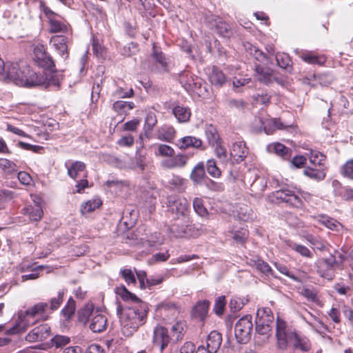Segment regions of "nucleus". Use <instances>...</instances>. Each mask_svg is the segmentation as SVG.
Returning <instances> with one entry per match:
<instances>
[{
	"label": "nucleus",
	"mask_w": 353,
	"mask_h": 353,
	"mask_svg": "<svg viewBox=\"0 0 353 353\" xmlns=\"http://www.w3.org/2000/svg\"><path fill=\"white\" fill-rule=\"evenodd\" d=\"M116 292L123 301H129L134 305H119L117 307L121 332L124 336H130L145 323L148 312L147 305L135 294L129 292L124 286L117 288Z\"/></svg>",
	"instance_id": "obj_1"
},
{
	"label": "nucleus",
	"mask_w": 353,
	"mask_h": 353,
	"mask_svg": "<svg viewBox=\"0 0 353 353\" xmlns=\"http://www.w3.org/2000/svg\"><path fill=\"white\" fill-rule=\"evenodd\" d=\"M23 87L28 88H54L55 90H58L60 88L59 76L55 72L41 73L28 67L23 71Z\"/></svg>",
	"instance_id": "obj_2"
},
{
	"label": "nucleus",
	"mask_w": 353,
	"mask_h": 353,
	"mask_svg": "<svg viewBox=\"0 0 353 353\" xmlns=\"http://www.w3.org/2000/svg\"><path fill=\"white\" fill-rule=\"evenodd\" d=\"M23 123V137H27L37 142L46 141L50 138V132L58 129L59 123L50 119L43 124L36 120H25Z\"/></svg>",
	"instance_id": "obj_3"
},
{
	"label": "nucleus",
	"mask_w": 353,
	"mask_h": 353,
	"mask_svg": "<svg viewBox=\"0 0 353 353\" xmlns=\"http://www.w3.org/2000/svg\"><path fill=\"white\" fill-rule=\"evenodd\" d=\"M167 208L170 216L174 221L189 222L188 202L185 198L170 196L167 199Z\"/></svg>",
	"instance_id": "obj_4"
},
{
	"label": "nucleus",
	"mask_w": 353,
	"mask_h": 353,
	"mask_svg": "<svg viewBox=\"0 0 353 353\" xmlns=\"http://www.w3.org/2000/svg\"><path fill=\"white\" fill-rule=\"evenodd\" d=\"M274 196L277 200H280L289 206L295 208H301L303 206L302 199L309 201L311 199V194L304 191H298L289 188H283L274 192Z\"/></svg>",
	"instance_id": "obj_5"
},
{
	"label": "nucleus",
	"mask_w": 353,
	"mask_h": 353,
	"mask_svg": "<svg viewBox=\"0 0 353 353\" xmlns=\"http://www.w3.org/2000/svg\"><path fill=\"white\" fill-rule=\"evenodd\" d=\"M295 330L279 317L276 319V347L281 350L288 348L290 344H292L296 338Z\"/></svg>",
	"instance_id": "obj_6"
},
{
	"label": "nucleus",
	"mask_w": 353,
	"mask_h": 353,
	"mask_svg": "<svg viewBox=\"0 0 353 353\" xmlns=\"http://www.w3.org/2000/svg\"><path fill=\"white\" fill-rule=\"evenodd\" d=\"M243 182L245 188L249 189L254 194L262 193L267 186L266 179L260 176L256 168L249 169L244 173Z\"/></svg>",
	"instance_id": "obj_7"
},
{
	"label": "nucleus",
	"mask_w": 353,
	"mask_h": 353,
	"mask_svg": "<svg viewBox=\"0 0 353 353\" xmlns=\"http://www.w3.org/2000/svg\"><path fill=\"white\" fill-rule=\"evenodd\" d=\"M48 304L39 302L27 309L23 313V330L26 327L34 325L39 320L46 321L48 319L47 311Z\"/></svg>",
	"instance_id": "obj_8"
},
{
	"label": "nucleus",
	"mask_w": 353,
	"mask_h": 353,
	"mask_svg": "<svg viewBox=\"0 0 353 353\" xmlns=\"http://www.w3.org/2000/svg\"><path fill=\"white\" fill-rule=\"evenodd\" d=\"M41 8L48 20L49 32L50 33H67L69 32L70 26L65 21L59 20L58 14L43 3L41 4Z\"/></svg>",
	"instance_id": "obj_9"
},
{
	"label": "nucleus",
	"mask_w": 353,
	"mask_h": 353,
	"mask_svg": "<svg viewBox=\"0 0 353 353\" xmlns=\"http://www.w3.org/2000/svg\"><path fill=\"white\" fill-rule=\"evenodd\" d=\"M33 53V60L35 64L44 70L57 72L54 70V61L50 54L47 52L44 46L37 45L34 46Z\"/></svg>",
	"instance_id": "obj_10"
},
{
	"label": "nucleus",
	"mask_w": 353,
	"mask_h": 353,
	"mask_svg": "<svg viewBox=\"0 0 353 353\" xmlns=\"http://www.w3.org/2000/svg\"><path fill=\"white\" fill-rule=\"evenodd\" d=\"M253 324L252 316L245 315L241 318L236 323L234 334L237 341L241 343H247L251 338Z\"/></svg>",
	"instance_id": "obj_11"
},
{
	"label": "nucleus",
	"mask_w": 353,
	"mask_h": 353,
	"mask_svg": "<svg viewBox=\"0 0 353 353\" xmlns=\"http://www.w3.org/2000/svg\"><path fill=\"white\" fill-rule=\"evenodd\" d=\"M190 223V221L187 223L174 221V223L170 227V232L175 237H190L199 235V230L191 225Z\"/></svg>",
	"instance_id": "obj_12"
},
{
	"label": "nucleus",
	"mask_w": 353,
	"mask_h": 353,
	"mask_svg": "<svg viewBox=\"0 0 353 353\" xmlns=\"http://www.w3.org/2000/svg\"><path fill=\"white\" fill-rule=\"evenodd\" d=\"M5 80L18 86L22 85V70L20 61H9L5 63Z\"/></svg>",
	"instance_id": "obj_13"
},
{
	"label": "nucleus",
	"mask_w": 353,
	"mask_h": 353,
	"mask_svg": "<svg viewBox=\"0 0 353 353\" xmlns=\"http://www.w3.org/2000/svg\"><path fill=\"white\" fill-rule=\"evenodd\" d=\"M336 268L344 270L346 268L345 263L349 266L348 274L350 278H353V250L348 254L343 250L335 251L334 254L330 255Z\"/></svg>",
	"instance_id": "obj_14"
},
{
	"label": "nucleus",
	"mask_w": 353,
	"mask_h": 353,
	"mask_svg": "<svg viewBox=\"0 0 353 353\" xmlns=\"http://www.w3.org/2000/svg\"><path fill=\"white\" fill-rule=\"evenodd\" d=\"M171 337L168 330L163 326H157L153 331L152 341L154 345L159 347L162 352L170 343Z\"/></svg>",
	"instance_id": "obj_15"
},
{
	"label": "nucleus",
	"mask_w": 353,
	"mask_h": 353,
	"mask_svg": "<svg viewBox=\"0 0 353 353\" xmlns=\"http://www.w3.org/2000/svg\"><path fill=\"white\" fill-rule=\"evenodd\" d=\"M331 256L327 259H320L316 263L318 274L325 279H332L334 276V271L336 267L332 263Z\"/></svg>",
	"instance_id": "obj_16"
},
{
	"label": "nucleus",
	"mask_w": 353,
	"mask_h": 353,
	"mask_svg": "<svg viewBox=\"0 0 353 353\" xmlns=\"http://www.w3.org/2000/svg\"><path fill=\"white\" fill-rule=\"evenodd\" d=\"M51 332L50 327L45 323L32 329L26 336V340L28 342H36L48 339Z\"/></svg>",
	"instance_id": "obj_17"
},
{
	"label": "nucleus",
	"mask_w": 353,
	"mask_h": 353,
	"mask_svg": "<svg viewBox=\"0 0 353 353\" xmlns=\"http://www.w3.org/2000/svg\"><path fill=\"white\" fill-rule=\"evenodd\" d=\"M179 82L188 92H196L201 84V79L189 72H183L179 76Z\"/></svg>",
	"instance_id": "obj_18"
},
{
	"label": "nucleus",
	"mask_w": 353,
	"mask_h": 353,
	"mask_svg": "<svg viewBox=\"0 0 353 353\" xmlns=\"http://www.w3.org/2000/svg\"><path fill=\"white\" fill-rule=\"evenodd\" d=\"M256 121H259L261 125L255 126L254 130L257 132L263 130L267 134H272L276 129L283 128V125L276 119H266L263 120L261 117H256Z\"/></svg>",
	"instance_id": "obj_19"
},
{
	"label": "nucleus",
	"mask_w": 353,
	"mask_h": 353,
	"mask_svg": "<svg viewBox=\"0 0 353 353\" xmlns=\"http://www.w3.org/2000/svg\"><path fill=\"white\" fill-rule=\"evenodd\" d=\"M68 42V38L63 35L53 36L50 40V43L63 60H65L69 55Z\"/></svg>",
	"instance_id": "obj_20"
},
{
	"label": "nucleus",
	"mask_w": 353,
	"mask_h": 353,
	"mask_svg": "<svg viewBox=\"0 0 353 353\" xmlns=\"http://www.w3.org/2000/svg\"><path fill=\"white\" fill-rule=\"evenodd\" d=\"M30 197L34 205L28 208L23 214H27L31 221H37L43 216V210L41 205L42 199L36 194H30Z\"/></svg>",
	"instance_id": "obj_21"
},
{
	"label": "nucleus",
	"mask_w": 353,
	"mask_h": 353,
	"mask_svg": "<svg viewBox=\"0 0 353 353\" xmlns=\"http://www.w3.org/2000/svg\"><path fill=\"white\" fill-rule=\"evenodd\" d=\"M303 320L307 323L314 330L318 333L324 332L327 330V326L316 315L306 311L305 314H301Z\"/></svg>",
	"instance_id": "obj_22"
},
{
	"label": "nucleus",
	"mask_w": 353,
	"mask_h": 353,
	"mask_svg": "<svg viewBox=\"0 0 353 353\" xmlns=\"http://www.w3.org/2000/svg\"><path fill=\"white\" fill-rule=\"evenodd\" d=\"M107 327L106 316L96 310L94 316L90 319V328L93 332H101Z\"/></svg>",
	"instance_id": "obj_23"
},
{
	"label": "nucleus",
	"mask_w": 353,
	"mask_h": 353,
	"mask_svg": "<svg viewBox=\"0 0 353 353\" xmlns=\"http://www.w3.org/2000/svg\"><path fill=\"white\" fill-rule=\"evenodd\" d=\"M295 52L305 62L310 64L323 65L325 62L324 56L317 55L313 52L296 50Z\"/></svg>",
	"instance_id": "obj_24"
},
{
	"label": "nucleus",
	"mask_w": 353,
	"mask_h": 353,
	"mask_svg": "<svg viewBox=\"0 0 353 353\" xmlns=\"http://www.w3.org/2000/svg\"><path fill=\"white\" fill-rule=\"evenodd\" d=\"M210 303L208 300L199 301L192 310V316L200 321H203L207 316Z\"/></svg>",
	"instance_id": "obj_25"
},
{
	"label": "nucleus",
	"mask_w": 353,
	"mask_h": 353,
	"mask_svg": "<svg viewBox=\"0 0 353 353\" xmlns=\"http://www.w3.org/2000/svg\"><path fill=\"white\" fill-rule=\"evenodd\" d=\"M222 343L221 334L216 331H212L206 341L208 353H215L220 348Z\"/></svg>",
	"instance_id": "obj_26"
},
{
	"label": "nucleus",
	"mask_w": 353,
	"mask_h": 353,
	"mask_svg": "<svg viewBox=\"0 0 353 353\" xmlns=\"http://www.w3.org/2000/svg\"><path fill=\"white\" fill-rule=\"evenodd\" d=\"M170 157L162 161L163 167L169 169L182 168L186 164L188 160L187 156L181 154Z\"/></svg>",
	"instance_id": "obj_27"
},
{
	"label": "nucleus",
	"mask_w": 353,
	"mask_h": 353,
	"mask_svg": "<svg viewBox=\"0 0 353 353\" xmlns=\"http://www.w3.org/2000/svg\"><path fill=\"white\" fill-rule=\"evenodd\" d=\"M248 154V149L243 141H236L233 143L230 150V154L236 161H243Z\"/></svg>",
	"instance_id": "obj_28"
},
{
	"label": "nucleus",
	"mask_w": 353,
	"mask_h": 353,
	"mask_svg": "<svg viewBox=\"0 0 353 353\" xmlns=\"http://www.w3.org/2000/svg\"><path fill=\"white\" fill-rule=\"evenodd\" d=\"M172 113L179 123L189 121L191 117V110L188 107L176 105L172 109Z\"/></svg>",
	"instance_id": "obj_29"
},
{
	"label": "nucleus",
	"mask_w": 353,
	"mask_h": 353,
	"mask_svg": "<svg viewBox=\"0 0 353 353\" xmlns=\"http://www.w3.org/2000/svg\"><path fill=\"white\" fill-rule=\"evenodd\" d=\"M267 150L270 152H274L284 159H288L290 157V150L280 143H273L267 146Z\"/></svg>",
	"instance_id": "obj_30"
},
{
	"label": "nucleus",
	"mask_w": 353,
	"mask_h": 353,
	"mask_svg": "<svg viewBox=\"0 0 353 353\" xmlns=\"http://www.w3.org/2000/svg\"><path fill=\"white\" fill-rule=\"evenodd\" d=\"M325 170L326 168H319L316 169L312 167H306L303 170V174L310 179L321 181L326 176Z\"/></svg>",
	"instance_id": "obj_31"
},
{
	"label": "nucleus",
	"mask_w": 353,
	"mask_h": 353,
	"mask_svg": "<svg viewBox=\"0 0 353 353\" xmlns=\"http://www.w3.org/2000/svg\"><path fill=\"white\" fill-rule=\"evenodd\" d=\"M214 22L212 23V28H214L215 31L223 37H229L231 33L230 26L225 22L223 21L220 18L214 19Z\"/></svg>",
	"instance_id": "obj_32"
},
{
	"label": "nucleus",
	"mask_w": 353,
	"mask_h": 353,
	"mask_svg": "<svg viewBox=\"0 0 353 353\" xmlns=\"http://www.w3.org/2000/svg\"><path fill=\"white\" fill-rule=\"evenodd\" d=\"M209 80L212 85L221 87L225 83L226 77L221 70L213 67L211 73L209 74Z\"/></svg>",
	"instance_id": "obj_33"
},
{
	"label": "nucleus",
	"mask_w": 353,
	"mask_h": 353,
	"mask_svg": "<svg viewBox=\"0 0 353 353\" xmlns=\"http://www.w3.org/2000/svg\"><path fill=\"white\" fill-rule=\"evenodd\" d=\"M311 164L314 166L318 165L319 168H325V162L326 157L321 152L316 150H310L309 153L306 154Z\"/></svg>",
	"instance_id": "obj_34"
},
{
	"label": "nucleus",
	"mask_w": 353,
	"mask_h": 353,
	"mask_svg": "<svg viewBox=\"0 0 353 353\" xmlns=\"http://www.w3.org/2000/svg\"><path fill=\"white\" fill-rule=\"evenodd\" d=\"M252 265L261 274L267 276H272L276 277V276L274 274V272L269 264L263 260L261 259H256L252 260Z\"/></svg>",
	"instance_id": "obj_35"
},
{
	"label": "nucleus",
	"mask_w": 353,
	"mask_h": 353,
	"mask_svg": "<svg viewBox=\"0 0 353 353\" xmlns=\"http://www.w3.org/2000/svg\"><path fill=\"white\" fill-rule=\"evenodd\" d=\"M175 134L174 129L171 126H163L157 131V138L161 141L171 142Z\"/></svg>",
	"instance_id": "obj_36"
},
{
	"label": "nucleus",
	"mask_w": 353,
	"mask_h": 353,
	"mask_svg": "<svg viewBox=\"0 0 353 353\" xmlns=\"http://www.w3.org/2000/svg\"><path fill=\"white\" fill-rule=\"evenodd\" d=\"M68 175L72 178L76 179L81 172H84L85 165L81 161H75L72 163L70 165H66Z\"/></svg>",
	"instance_id": "obj_37"
},
{
	"label": "nucleus",
	"mask_w": 353,
	"mask_h": 353,
	"mask_svg": "<svg viewBox=\"0 0 353 353\" xmlns=\"http://www.w3.org/2000/svg\"><path fill=\"white\" fill-rule=\"evenodd\" d=\"M272 323H264V321H256V332L259 335L264 336L263 341H268L271 336Z\"/></svg>",
	"instance_id": "obj_38"
},
{
	"label": "nucleus",
	"mask_w": 353,
	"mask_h": 353,
	"mask_svg": "<svg viewBox=\"0 0 353 353\" xmlns=\"http://www.w3.org/2000/svg\"><path fill=\"white\" fill-rule=\"evenodd\" d=\"M292 345L295 349H299L303 352L308 351L311 347V343L309 339L305 336L298 334L297 333Z\"/></svg>",
	"instance_id": "obj_39"
},
{
	"label": "nucleus",
	"mask_w": 353,
	"mask_h": 353,
	"mask_svg": "<svg viewBox=\"0 0 353 353\" xmlns=\"http://www.w3.org/2000/svg\"><path fill=\"white\" fill-rule=\"evenodd\" d=\"M259 320L264 323H273L274 316L271 309L265 307L258 309L256 321H259Z\"/></svg>",
	"instance_id": "obj_40"
},
{
	"label": "nucleus",
	"mask_w": 353,
	"mask_h": 353,
	"mask_svg": "<svg viewBox=\"0 0 353 353\" xmlns=\"http://www.w3.org/2000/svg\"><path fill=\"white\" fill-rule=\"evenodd\" d=\"M102 204V201L99 198H94L90 200H88L81 205V212L82 214H86L91 212L96 209L99 208Z\"/></svg>",
	"instance_id": "obj_41"
},
{
	"label": "nucleus",
	"mask_w": 353,
	"mask_h": 353,
	"mask_svg": "<svg viewBox=\"0 0 353 353\" xmlns=\"http://www.w3.org/2000/svg\"><path fill=\"white\" fill-rule=\"evenodd\" d=\"M96 310H94L92 304H87L83 308L79 311V321L86 323L94 316Z\"/></svg>",
	"instance_id": "obj_42"
},
{
	"label": "nucleus",
	"mask_w": 353,
	"mask_h": 353,
	"mask_svg": "<svg viewBox=\"0 0 353 353\" xmlns=\"http://www.w3.org/2000/svg\"><path fill=\"white\" fill-rule=\"evenodd\" d=\"M205 137L211 145H215L219 142L220 138L216 128L212 125H208L205 128Z\"/></svg>",
	"instance_id": "obj_43"
},
{
	"label": "nucleus",
	"mask_w": 353,
	"mask_h": 353,
	"mask_svg": "<svg viewBox=\"0 0 353 353\" xmlns=\"http://www.w3.org/2000/svg\"><path fill=\"white\" fill-rule=\"evenodd\" d=\"M180 148H188L190 147H193L195 148H199L202 145V141L199 139H197L194 137L188 136L183 137L180 139Z\"/></svg>",
	"instance_id": "obj_44"
},
{
	"label": "nucleus",
	"mask_w": 353,
	"mask_h": 353,
	"mask_svg": "<svg viewBox=\"0 0 353 353\" xmlns=\"http://www.w3.org/2000/svg\"><path fill=\"white\" fill-rule=\"evenodd\" d=\"M256 71L258 74V80L261 83L268 85L272 83L273 80H276V79L273 77V74L272 72L264 70L260 67H256Z\"/></svg>",
	"instance_id": "obj_45"
},
{
	"label": "nucleus",
	"mask_w": 353,
	"mask_h": 353,
	"mask_svg": "<svg viewBox=\"0 0 353 353\" xmlns=\"http://www.w3.org/2000/svg\"><path fill=\"white\" fill-rule=\"evenodd\" d=\"M185 328V324L183 321L176 322L171 327V332L174 340L178 341L182 339Z\"/></svg>",
	"instance_id": "obj_46"
},
{
	"label": "nucleus",
	"mask_w": 353,
	"mask_h": 353,
	"mask_svg": "<svg viewBox=\"0 0 353 353\" xmlns=\"http://www.w3.org/2000/svg\"><path fill=\"white\" fill-rule=\"evenodd\" d=\"M153 59L159 65L163 70H167V59L161 51H159L155 46H153V52L152 54Z\"/></svg>",
	"instance_id": "obj_47"
},
{
	"label": "nucleus",
	"mask_w": 353,
	"mask_h": 353,
	"mask_svg": "<svg viewBox=\"0 0 353 353\" xmlns=\"http://www.w3.org/2000/svg\"><path fill=\"white\" fill-rule=\"evenodd\" d=\"M204 176L205 170L203 163H199L194 167L191 173V179L196 183H200Z\"/></svg>",
	"instance_id": "obj_48"
},
{
	"label": "nucleus",
	"mask_w": 353,
	"mask_h": 353,
	"mask_svg": "<svg viewBox=\"0 0 353 353\" xmlns=\"http://www.w3.org/2000/svg\"><path fill=\"white\" fill-rule=\"evenodd\" d=\"M172 188L179 192H183L186 188V180L179 176L174 175L169 181Z\"/></svg>",
	"instance_id": "obj_49"
},
{
	"label": "nucleus",
	"mask_w": 353,
	"mask_h": 353,
	"mask_svg": "<svg viewBox=\"0 0 353 353\" xmlns=\"http://www.w3.org/2000/svg\"><path fill=\"white\" fill-rule=\"evenodd\" d=\"M65 294V290H59L57 295L52 297L50 300V305H48V310L50 311L57 310L61 305L63 300V295Z\"/></svg>",
	"instance_id": "obj_50"
},
{
	"label": "nucleus",
	"mask_w": 353,
	"mask_h": 353,
	"mask_svg": "<svg viewBox=\"0 0 353 353\" xmlns=\"http://www.w3.org/2000/svg\"><path fill=\"white\" fill-rule=\"evenodd\" d=\"M248 303V299L240 297H232L230 300L229 307L232 312L241 310Z\"/></svg>",
	"instance_id": "obj_51"
},
{
	"label": "nucleus",
	"mask_w": 353,
	"mask_h": 353,
	"mask_svg": "<svg viewBox=\"0 0 353 353\" xmlns=\"http://www.w3.org/2000/svg\"><path fill=\"white\" fill-rule=\"evenodd\" d=\"M51 342L56 348H61L70 343V338L67 336L57 334L52 338Z\"/></svg>",
	"instance_id": "obj_52"
},
{
	"label": "nucleus",
	"mask_w": 353,
	"mask_h": 353,
	"mask_svg": "<svg viewBox=\"0 0 353 353\" xmlns=\"http://www.w3.org/2000/svg\"><path fill=\"white\" fill-rule=\"evenodd\" d=\"M193 208L196 213L200 216L205 217L208 214V210L204 206L203 199L201 198L194 199Z\"/></svg>",
	"instance_id": "obj_53"
},
{
	"label": "nucleus",
	"mask_w": 353,
	"mask_h": 353,
	"mask_svg": "<svg viewBox=\"0 0 353 353\" xmlns=\"http://www.w3.org/2000/svg\"><path fill=\"white\" fill-rule=\"evenodd\" d=\"M157 119L156 114L153 112H148L145 117L143 127L145 132H148L151 131L157 124Z\"/></svg>",
	"instance_id": "obj_54"
},
{
	"label": "nucleus",
	"mask_w": 353,
	"mask_h": 353,
	"mask_svg": "<svg viewBox=\"0 0 353 353\" xmlns=\"http://www.w3.org/2000/svg\"><path fill=\"white\" fill-rule=\"evenodd\" d=\"M174 154V149L165 144H159L155 154L161 157H172Z\"/></svg>",
	"instance_id": "obj_55"
},
{
	"label": "nucleus",
	"mask_w": 353,
	"mask_h": 353,
	"mask_svg": "<svg viewBox=\"0 0 353 353\" xmlns=\"http://www.w3.org/2000/svg\"><path fill=\"white\" fill-rule=\"evenodd\" d=\"M226 301L225 296H221L216 299L213 310L218 316H221L225 310Z\"/></svg>",
	"instance_id": "obj_56"
},
{
	"label": "nucleus",
	"mask_w": 353,
	"mask_h": 353,
	"mask_svg": "<svg viewBox=\"0 0 353 353\" xmlns=\"http://www.w3.org/2000/svg\"><path fill=\"white\" fill-rule=\"evenodd\" d=\"M206 168L208 174L212 176L219 177L221 176V172L220 169L217 167L214 159H209L207 161Z\"/></svg>",
	"instance_id": "obj_57"
},
{
	"label": "nucleus",
	"mask_w": 353,
	"mask_h": 353,
	"mask_svg": "<svg viewBox=\"0 0 353 353\" xmlns=\"http://www.w3.org/2000/svg\"><path fill=\"white\" fill-rule=\"evenodd\" d=\"M290 248L300 254L301 256L304 257L311 258L312 257V253L311 251L305 246L297 244L296 243H292L290 245Z\"/></svg>",
	"instance_id": "obj_58"
},
{
	"label": "nucleus",
	"mask_w": 353,
	"mask_h": 353,
	"mask_svg": "<svg viewBox=\"0 0 353 353\" xmlns=\"http://www.w3.org/2000/svg\"><path fill=\"white\" fill-rule=\"evenodd\" d=\"M75 311V302L72 298L68 300L66 305L62 309L61 314L67 319H70Z\"/></svg>",
	"instance_id": "obj_59"
},
{
	"label": "nucleus",
	"mask_w": 353,
	"mask_h": 353,
	"mask_svg": "<svg viewBox=\"0 0 353 353\" xmlns=\"http://www.w3.org/2000/svg\"><path fill=\"white\" fill-rule=\"evenodd\" d=\"M215 151L216 156L223 163H225L228 160V155L226 149L221 145L220 142L213 145Z\"/></svg>",
	"instance_id": "obj_60"
},
{
	"label": "nucleus",
	"mask_w": 353,
	"mask_h": 353,
	"mask_svg": "<svg viewBox=\"0 0 353 353\" xmlns=\"http://www.w3.org/2000/svg\"><path fill=\"white\" fill-rule=\"evenodd\" d=\"M276 60L277 62V64L279 67L281 68L286 69L291 63V60L290 59V57L286 54H276Z\"/></svg>",
	"instance_id": "obj_61"
},
{
	"label": "nucleus",
	"mask_w": 353,
	"mask_h": 353,
	"mask_svg": "<svg viewBox=\"0 0 353 353\" xmlns=\"http://www.w3.org/2000/svg\"><path fill=\"white\" fill-rule=\"evenodd\" d=\"M227 104L228 108L232 110H243L245 107V103L242 99H230L228 100Z\"/></svg>",
	"instance_id": "obj_62"
},
{
	"label": "nucleus",
	"mask_w": 353,
	"mask_h": 353,
	"mask_svg": "<svg viewBox=\"0 0 353 353\" xmlns=\"http://www.w3.org/2000/svg\"><path fill=\"white\" fill-rule=\"evenodd\" d=\"M341 174L353 179V159L347 161L341 168Z\"/></svg>",
	"instance_id": "obj_63"
},
{
	"label": "nucleus",
	"mask_w": 353,
	"mask_h": 353,
	"mask_svg": "<svg viewBox=\"0 0 353 353\" xmlns=\"http://www.w3.org/2000/svg\"><path fill=\"white\" fill-rule=\"evenodd\" d=\"M122 277L128 285L135 284L136 279L132 271L130 269H124L121 271Z\"/></svg>",
	"instance_id": "obj_64"
}]
</instances>
